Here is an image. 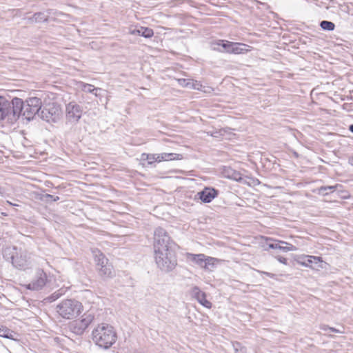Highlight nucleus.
I'll list each match as a JSON object with an SVG mask.
<instances>
[{
	"instance_id": "1",
	"label": "nucleus",
	"mask_w": 353,
	"mask_h": 353,
	"mask_svg": "<svg viewBox=\"0 0 353 353\" xmlns=\"http://www.w3.org/2000/svg\"><path fill=\"white\" fill-rule=\"evenodd\" d=\"M3 255L4 259L10 261L14 267L22 270L30 268L34 263L31 252L16 246L6 248L3 250Z\"/></svg>"
},
{
	"instance_id": "2",
	"label": "nucleus",
	"mask_w": 353,
	"mask_h": 353,
	"mask_svg": "<svg viewBox=\"0 0 353 353\" xmlns=\"http://www.w3.org/2000/svg\"><path fill=\"white\" fill-rule=\"evenodd\" d=\"M92 339L97 346L107 350L117 341V334L112 325L102 323L93 329Z\"/></svg>"
},
{
	"instance_id": "3",
	"label": "nucleus",
	"mask_w": 353,
	"mask_h": 353,
	"mask_svg": "<svg viewBox=\"0 0 353 353\" xmlns=\"http://www.w3.org/2000/svg\"><path fill=\"white\" fill-rule=\"evenodd\" d=\"M154 260L157 267L165 272L172 271L177 265L176 255L170 249L154 252Z\"/></svg>"
},
{
	"instance_id": "4",
	"label": "nucleus",
	"mask_w": 353,
	"mask_h": 353,
	"mask_svg": "<svg viewBox=\"0 0 353 353\" xmlns=\"http://www.w3.org/2000/svg\"><path fill=\"white\" fill-rule=\"evenodd\" d=\"M92 252L99 275L104 280L112 278L114 276L113 266L105 256L98 249H93Z\"/></svg>"
},
{
	"instance_id": "5",
	"label": "nucleus",
	"mask_w": 353,
	"mask_h": 353,
	"mask_svg": "<svg viewBox=\"0 0 353 353\" xmlns=\"http://www.w3.org/2000/svg\"><path fill=\"white\" fill-rule=\"evenodd\" d=\"M59 316L66 319H72L77 316L83 310L82 304L74 299L62 301L56 307Z\"/></svg>"
},
{
	"instance_id": "6",
	"label": "nucleus",
	"mask_w": 353,
	"mask_h": 353,
	"mask_svg": "<svg viewBox=\"0 0 353 353\" xmlns=\"http://www.w3.org/2000/svg\"><path fill=\"white\" fill-rule=\"evenodd\" d=\"M62 116L61 105L57 103L46 104L41 109L39 117L47 122L56 123Z\"/></svg>"
},
{
	"instance_id": "7",
	"label": "nucleus",
	"mask_w": 353,
	"mask_h": 353,
	"mask_svg": "<svg viewBox=\"0 0 353 353\" xmlns=\"http://www.w3.org/2000/svg\"><path fill=\"white\" fill-rule=\"evenodd\" d=\"M41 107L42 101L40 98L29 97L24 102L23 116L29 121L33 119L37 114L39 117Z\"/></svg>"
},
{
	"instance_id": "8",
	"label": "nucleus",
	"mask_w": 353,
	"mask_h": 353,
	"mask_svg": "<svg viewBox=\"0 0 353 353\" xmlns=\"http://www.w3.org/2000/svg\"><path fill=\"white\" fill-rule=\"evenodd\" d=\"M172 241L167 232L162 228H157L154 233V250L161 251L170 249Z\"/></svg>"
},
{
	"instance_id": "9",
	"label": "nucleus",
	"mask_w": 353,
	"mask_h": 353,
	"mask_svg": "<svg viewBox=\"0 0 353 353\" xmlns=\"http://www.w3.org/2000/svg\"><path fill=\"white\" fill-rule=\"evenodd\" d=\"M218 46H221L224 52L230 54H243L250 51V46L242 43H234L225 40H219L216 42Z\"/></svg>"
},
{
	"instance_id": "10",
	"label": "nucleus",
	"mask_w": 353,
	"mask_h": 353,
	"mask_svg": "<svg viewBox=\"0 0 353 353\" xmlns=\"http://www.w3.org/2000/svg\"><path fill=\"white\" fill-rule=\"evenodd\" d=\"M82 112V107L74 101L66 105L65 117L68 122L77 123L81 117Z\"/></svg>"
},
{
	"instance_id": "11",
	"label": "nucleus",
	"mask_w": 353,
	"mask_h": 353,
	"mask_svg": "<svg viewBox=\"0 0 353 353\" xmlns=\"http://www.w3.org/2000/svg\"><path fill=\"white\" fill-rule=\"evenodd\" d=\"M47 274L43 270H38L32 281L27 285V288L31 290L42 289L47 282Z\"/></svg>"
},
{
	"instance_id": "12",
	"label": "nucleus",
	"mask_w": 353,
	"mask_h": 353,
	"mask_svg": "<svg viewBox=\"0 0 353 353\" xmlns=\"http://www.w3.org/2000/svg\"><path fill=\"white\" fill-rule=\"evenodd\" d=\"M0 108V119L1 121H5L7 123H13L17 121L12 120V117H11L12 114L11 105L10 102L3 97H1Z\"/></svg>"
},
{
	"instance_id": "13",
	"label": "nucleus",
	"mask_w": 353,
	"mask_h": 353,
	"mask_svg": "<svg viewBox=\"0 0 353 353\" xmlns=\"http://www.w3.org/2000/svg\"><path fill=\"white\" fill-rule=\"evenodd\" d=\"M10 103L12 111V120H17L20 115L23 116L24 101L21 99L13 98Z\"/></svg>"
},
{
	"instance_id": "14",
	"label": "nucleus",
	"mask_w": 353,
	"mask_h": 353,
	"mask_svg": "<svg viewBox=\"0 0 353 353\" xmlns=\"http://www.w3.org/2000/svg\"><path fill=\"white\" fill-rule=\"evenodd\" d=\"M190 294L203 306L205 307L206 308L212 307L211 302L206 299L205 293L202 292L199 287L194 286L192 288Z\"/></svg>"
},
{
	"instance_id": "15",
	"label": "nucleus",
	"mask_w": 353,
	"mask_h": 353,
	"mask_svg": "<svg viewBox=\"0 0 353 353\" xmlns=\"http://www.w3.org/2000/svg\"><path fill=\"white\" fill-rule=\"evenodd\" d=\"M217 195L218 190L212 188H205L196 194L203 203H210Z\"/></svg>"
},
{
	"instance_id": "16",
	"label": "nucleus",
	"mask_w": 353,
	"mask_h": 353,
	"mask_svg": "<svg viewBox=\"0 0 353 353\" xmlns=\"http://www.w3.org/2000/svg\"><path fill=\"white\" fill-rule=\"evenodd\" d=\"M185 259L189 262H192L201 268L203 267V263H205V255L204 254H192V253H186L185 254Z\"/></svg>"
},
{
	"instance_id": "17",
	"label": "nucleus",
	"mask_w": 353,
	"mask_h": 353,
	"mask_svg": "<svg viewBox=\"0 0 353 353\" xmlns=\"http://www.w3.org/2000/svg\"><path fill=\"white\" fill-rule=\"evenodd\" d=\"M222 173L224 177L236 181H240L242 179L241 174L230 167H224Z\"/></svg>"
},
{
	"instance_id": "18",
	"label": "nucleus",
	"mask_w": 353,
	"mask_h": 353,
	"mask_svg": "<svg viewBox=\"0 0 353 353\" xmlns=\"http://www.w3.org/2000/svg\"><path fill=\"white\" fill-rule=\"evenodd\" d=\"M323 261L321 257L314 256H307L306 260L303 262L305 266L310 267L313 269L321 268H322L321 263Z\"/></svg>"
},
{
	"instance_id": "19",
	"label": "nucleus",
	"mask_w": 353,
	"mask_h": 353,
	"mask_svg": "<svg viewBox=\"0 0 353 353\" xmlns=\"http://www.w3.org/2000/svg\"><path fill=\"white\" fill-rule=\"evenodd\" d=\"M131 34L141 35L145 38H150L153 36V30L149 28L140 27L139 29H133L130 31Z\"/></svg>"
},
{
	"instance_id": "20",
	"label": "nucleus",
	"mask_w": 353,
	"mask_h": 353,
	"mask_svg": "<svg viewBox=\"0 0 353 353\" xmlns=\"http://www.w3.org/2000/svg\"><path fill=\"white\" fill-rule=\"evenodd\" d=\"M69 328L71 332L77 335L83 334L86 330L85 327L80 324V322H79L78 320H75L71 322L69 325Z\"/></svg>"
},
{
	"instance_id": "21",
	"label": "nucleus",
	"mask_w": 353,
	"mask_h": 353,
	"mask_svg": "<svg viewBox=\"0 0 353 353\" xmlns=\"http://www.w3.org/2000/svg\"><path fill=\"white\" fill-rule=\"evenodd\" d=\"M275 243L276 244V248H274L275 250H279L283 252H287L289 251L294 250L296 248L295 247L285 241H279V240H275Z\"/></svg>"
},
{
	"instance_id": "22",
	"label": "nucleus",
	"mask_w": 353,
	"mask_h": 353,
	"mask_svg": "<svg viewBox=\"0 0 353 353\" xmlns=\"http://www.w3.org/2000/svg\"><path fill=\"white\" fill-rule=\"evenodd\" d=\"M94 315L92 312H87L83 314L80 319H78V321L80 322L84 327L86 329L89 326V325L94 321Z\"/></svg>"
},
{
	"instance_id": "23",
	"label": "nucleus",
	"mask_w": 353,
	"mask_h": 353,
	"mask_svg": "<svg viewBox=\"0 0 353 353\" xmlns=\"http://www.w3.org/2000/svg\"><path fill=\"white\" fill-rule=\"evenodd\" d=\"M204 261L205 263H203V267L202 268L207 270H212L214 268L215 263L219 261V259L216 258L208 256H205V259Z\"/></svg>"
},
{
	"instance_id": "24",
	"label": "nucleus",
	"mask_w": 353,
	"mask_h": 353,
	"mask_svg": "<svg viewBox=\"0 0 353 353\" xmlns=\"http://www.w3.org/2000/svg\"><path fill=\"white\" fill-rule=\"evenodd\" d=\"M80 88L83 92L92 93L95 96H98L97 91L100 90V88H94V85L91 84L83 82L80 83Z\"/></svg>"
},
{
	"instance_id": "25",
	"label": "nucleus",
	"mask_w": 353,
	"mask_h": 353,
	"mask_svg": "<svg viewBox=\"0 0 353 353\" xmlns=\"http://www.w3.org/2000/svg\"><path fill=\"white\" fill-rule=\"evenodd\" d=\"M16 333L8 329L5 326H2V328L0 330V336L9 339H14V336Z\"/></svg>"
},
{
	"instance_id": "26",
	"label": "nucleus",
	"mask_w": 353,
	"mask_h": 353,
	"mask_svg": "<svg viewBox=\"0 0 353 353\" xmlns=\"http://www.w3.org/2000/svg\"><path fill=\"white\" fill-rule=\"evenodd\" d=\"M140 161L142 162L147 161L148 165H152L156 162L155 154L143 153L141 155Z\"/></svg>"
},
{
	"instance_id": "27",
	"label": "nucleus",
	"mask_w": 353,
	"mask_h": 353,
	"mask_svg": "<svg viewBox=\"0 0 353 353\" xmlns=\"http://www.w3.org/2000/svg\"><path fill=\"white\" fill-rule=\"evenodd\" d=\"M31 20L36 23L46 21L48 20V15L43 12H36L31 18Z\"/></svg>"
},
{
	"instance_id": "28",
	"label": "nucleus",
	"mask_w": 353,
	"mask_h": 353,
	"mask_svg": "<svg viewBox=\"0 0 353 353\" xmlns=\"http://www.w3.org/2000/svg\"><path fill=\"white\" fill-rule=\"evenodd\" d=\"M275 240L272 238H265V243L262 245L264 250H268L269 249H274L276 248V244L275 243Z\"/></svg>"
},
{
	"instance_id": "29",
	"label": "nucleus",
	"mask_w": 353,
	"mask_h": 353,
	"mask_svg": "<svg viewBox=\"0 0 353 353\" xmlns=\"http://www.w3.org/2000/svg\"><path fill=\"white\" fill-rule=\"evenodd\" d=\"M336 186L335 185H327V186H321L318 189V192L322 195H326L328 194V191L330 192H333L335 191Z\"/></svg>"
},
{
	"instance_id": "30",
	"label": "nucleus",
	"mask_w": 353,
	"mask_h": 353,
	"mask_svg": "<svg viewBox=\"0 0 353 353\" xmlns=\"http://www.w3.org/2000/svg\"><path fill=\"white\" fill-rule=\"evenodd\" d=\"M320 26L323 30L327 31H332L335 28L334 23L329 21H322L320 23Z\"/></svg>"
},
{
	"instance_id": "31",
	"label": "nucleus",
	"mask_w": 353,
	"mask_h": 353,
	"mask_svg": "<svg viewBox=\"0 0 353 353\" xmlns=\"http://www.w3.org/2000/svg\"><path fill=\"white\" fill-rule=\"evenodd\" d=\"M232 349L234 352V353H243V347L241 346L239 343H234L232 345Z\"/></svg>"
},
{
	"instance_id": "32",
	"label": "nucleus",
	"mask_w": 353,
	"mask_h": 353,
	"mask_svg": "<svg viewBox=\"0 0 353 353\" xmlns=\"http://www.w3.org/2000/svg\"><path fill=\"white\" fill-rule=\"evenodd\" d=\"M225 132V130L224 129H221L219 130V131L209 132H208V134L213 137L219 138L221 136H223Z\"/></svg>"
},
{
	"instance_id": "33",
	"label": "nucleus",
	"mask_w": 353,
	"mask_h": 353,
	"mask_svg": "<svg viewBox=\"0 0 353 353\" xmlns=\"http://www.w3.org/2000/svg\"><path fill=\"white\" fill-rule=\"evenodd\" d=\"M63 290L62 289H60L58 291L54 292L50 297H49V299L51 301H55L57 300V299H59L63 294Z\"/></svg>"
},
{
	"instance_id": "34",
	"label": "nucleus",
	"mask_w": 353,
	"mask_h": 353,
	"mask_svg": "<svg viewBox=\"0 0 353 353\" xmlns=\"http://www.w3.org/2000/svg\"><path fill=\"white\" fill-rule=\"evenodd\" d=\"M162 154H163V157H161V159H163L164 161L175 159L174 156L177 155L176 154H174V153H165V152H164V153H162Z\"/></svg>"
},
{
	"instance_id": "35",
	"label": "nucleus",
	"mask_w": 353,
	"mask_h": 353,
	"mask_svg": "<svg viewBox=\"0 0 353 353\" xmlns=\"http://www.w3.org/2000/svg\"><path fill=\"white\" fill-rule=\"evenodd\" d=\"M161 157H163V154H155V160L156 162H161L164 161L163 159H161Z\"/></svg>"
},
{
	"instance_id": "36",
	"label": "nucleus",
	"mask_w": 353,
	"mask_h": 353,
	"mask_svg": "<svg viewBox=\"0 0 353 353\" xmlns=\"http://www.w3.org/2000/svg\"><path fill=\"white\" fill-rule=\"evenodd\" d=\"M179 83L182 86H185V87L188 86V85L190 84V83H186V80L185 79H179Z\"/></svg>"
},
{
	"instance_id": "37",
	"label": "nucleus",
	"mask_w": 353,
	"mask_h": 353,
	"mask_svg": "<svg viewBox=\"0 0 353 353\" xmlns=\"http://www.w3.org/2000/svg\"><path fill=\"white\" fill-rule=\"evenodd\" d=\"M276 258L280 263H281L283 264H287V259L285 257L279 256H276Z\"/></svg>"
},
{
	"instance_id": "38",
	"label": "nucleus",
	"mask_w": 353,
	"mask_h": 353,
	"mask_svg": "<svg viewBox=\"0 0 353 353\" xmlns=\"http://www.w3.org/2000/svg\"><path fill=\"white\" fill-rule=\"evenodd\" d=\"M259 272L260 274L267 275L268 276H269V277H270V278H274V276H275L274 274L270 273V272H268L259 271Z\"/></svg>"
},
{
	"instance_id": "39",
	"label": "nucleus",
	"mask_w": 353,
	"mask_h": 353,
	"mask_svg": "<svg viewBox=\"0 0 353 353\" xmlns=\"http://www.w3.org/2000/svg\"><path fill=\"white\" fill-rule=\"evenodd\" d=\"M320 329L323 331H327V330H330V327L326 325H321L320 326Z\"/></svg>"
},
{
	"instance_id": "40",
	"label": "nucleus",
	"mask_w": 353,
	"mask_h": 353,
	"mask_svg": "<svg viewBox=\"0 0 353 353\" xmlns=\"http://www.w3.org/2000/svg\"><path fill=\"white\" fill-rule=\"evenodd\" d=\"M200 87H201V85L199 84V83H196L195 84L192 83V88L194 89L199 90Z\"/></svg>"
},
{
	"instance_id": "41",
	"label": "nucleus",
	"mask_w": 353,
	"mask_h": 353,
	"mask_svg": "<svg viewBox=\"0 0 353 353\" xmlns=\"http://www.w3.org/2000/svg\"><path fill=\"white\" fill-rule=\"evenodd\" d=\"M330 330L331 332H335V333H340L341 332L339 330H337V329H336L334 327H330Z\"/></svg>"
},
{
	"instance_id": "42",
	"label": "nucleus",
	"mask_w": 353,
	"mask_h": 353,
	"mask_svg": "<svg viewBox=\"0 0 353 353\" xmlns=\"http://www.w3.org/2000/svg\"><path fill=\"white\" fill-rule=\"evenodd\" d=\"M4 194V190L2 187L0 186V194L3 195Z\"/></svg>"
},
{
	"instance_id": "43",
	"label": "nucleus",
	"mask_w": 353,
	"mask_h": 353,
	"mask_svg": "<svg viewBox=\"0 0 353 353\" xmlns=\"http://www.w3.org/2000/svg\"><path fill=\"white\" fill-rule=\"evenodd\" d=\"M349 130L353 133V124L349 126Z\"/></svg>"
},
{
	"instance_id": "44",
	"label": "nucleus",
	"mask_w": 353,
	"mask_h": 353,
	"mask_svg": "<svg viewBox=\"0 0 353 353\" xmlns=\"http://www.w3.org/2000/svg\"><path fill=\"white\" fill-rule=\"evenodd\" d=\"M52 199H53V201H58V200L59 199V196H53Z\"/></svg>"
},
{
	"instance_id": "45",
	"label": "nucleus",
	"mask_w": 353,
	"mask_h": 353,
	"mask_svg": "<svg viewBox=\"0 0 353 353\" xmlns=\"http://www.w3.org/2000/svg\"><path fill=\"white\" fill-rule=\"evenodd\" d=\"M349 162L352 165H353V157L349 159Z\"/></svg>"
},
{
	"instance_id": "46",
	"label": "nucleus",
	"mask_w": 353,
	"mask_h": 353,
	"mask_svg": "<svg viewBox=\"0 0 353 353\" xmlns=\"http://www.w3.org/2000/svg\"><path fill=\"white\" fill-rule=\"evenodd\" d=\"M46 197H47V198H49V199H52V198H53V195H51V194H46Z\"/></svg>"
},
{
	"instance_id": "47",
	"label": "nucleus",
	"mask_w": 353,
	"mask_h": 353,
	"mask_svg": "<svg viewBox=\"0 0 353 353\" xmlns=\"http://www.w3.org/2000/svg\"><path fill=\"white\" fill-rule=\"evenodd\" d=\"M7 203L10 205H17L16 204H14L12 203V202L9 201H7Z\"/></svg>"
},
{
	"instance_id": "48",
	"label": "nucleus",
	"mask_w": 353,
	"mask_h": 353,
	"mask_svg": "<svg viewBox=\"0 0 353 353\" xmlns=\"http://www.w3.org/2000/svg\"><path fill=\"white\" fill-rule=\"evenodd\" d=\"M1 214H2V215H3V216H7V214H6V213L2 212Z\"/></svg>"
},
{
	"instance_id": "49",
	"label": "nucleus",
	"mask_w": 353,
	"mask_h": 353,
	"mask_svg": "<svg viewBox=\"0 0 353 353\" xmlns=\"http://www.w3.org/2000/svg\"><path fill=\"white\" fill-rule=\"evenodd\" d=\"M134 353H141V352H134Z\"/></svg>"
},
{
	"instance_id": "50",
	"label": "nucleus",
	"mask_w": 353,
	"mask_h": 353,
	"mask_svg": "<svg viewBox=\"0 0 353 353\" xmlns=\"http://www.w3.org/2000/svg\"><path fill=\"white\" fill-rule=\"evenodd\" d=\"M2 326H3V325H1V326H0V330L2 328Z\"/></svg>"
}]
</instances>
